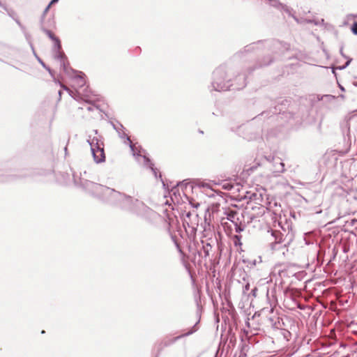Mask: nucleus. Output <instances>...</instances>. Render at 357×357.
<instances>
[{"label": "nucleus", "mask_w": 357, "mask_h": 357, "mask_svg": "<svg viewBox=\"0 0 357 357\" xmlns=\"http://www.w3.org/2000/svg\"><path fill=\"white\" fill-rule=\"evenodd\" d=\"M192 331H190V332H188V333H187L184 334L183 336H184V335H188L192 334Z\"/></svg>", "instance_id": "dca6fc26"}, {"label": "nucleus", "mask_w": 357, "mask_h": 357, "mask_svg": "<svg viewBox=\"0 0 357 357\" xmlns=\"http://www.w3.org/2000/svg\"><path fill=\"white\" fill-rule=\"evenodd\" d=\"M241 229L239 228L238 229H236V232L240 231Z\"/></svg>", "instance_id": "aec40b11"}, {"label": "nucleus", "mask_w": 357, "mask_h": 357, "mask_svg": "<svg viewBox=\"0 0 357 357\" xmlns=\"http://www.w3.org/2000/svg\"><path fill=\"white\" fill-rule=\"evenodd\" d=\"M84 74L79 72L77 75H76L73 79V86L76 88H82L86 84L85 79L84 77Z\"/></svg>", "instance_id": "6e6552de"}, {"label": "nucleus", "mask_w": 357, "mask_h": 357, "mask_svg": "<svg viewBox=\"0 0 357 357\" xmlns=\"http://www.w3.org/2000/svg\"><path fill=\"white\" fill-rule=\"evenodd\" d=\"M236 238L238 239V241H239L238 236H236Z\"/></svg>", "instance_id": "4be33fe9"}, {"label": "nucleus", "mask_w": 357, "mask_h": 357, "mask_svg": "<svg viewBox=\"0 0 357 357\" xmlns=\"http://www.w3.org/2000/svg\"><path fill=\"white\" fill-rule=\"evenodd\" d=\"M351 61V59H348V61H347L346 64L344 66H343L342 67H340L339 68L341 69V70L345 68L347 66H348L349 65Z\"/></svg>", "instance_id": "ddd939ff"}, {"label": "nucleus", "mask_w": 357, "mask_h": 357, "mask_svg": "<svg viewBox=\"0 0 357 357\" xmlns=\"http://www.w3.org/2000/svg\"><path fill=\"white\" fill-rule=\"evenodd\" d=\"M225 73L223 69L218 68L213 72L214 81L212 83L213 87L215 91H227L231 89V85L223 82Z\"/></svg>", "instance_id": "20e7f679"}, {"label": "nucleus", "mask_w": 357, "mask_h": 357, "mask_svg": "<svg viewBox=\"0 0 357 357\" xmlns=\"http://www.w3.org/2000/svg\"><path fill=\"white\" fill-rule=\"evenodd\" d=\"M192 189V186L189 183H180L178 184V187L173 188L171 190V198L174 202H179V199L176 195L177 192L179 193V190H181L185 197L188 198L186 195V192L188 190H191Z\"/></svg>", "instance_id": "423d86ee"}, {"label": "nucleus", "mask_w": 357, "mask_h": 357, "mask_svg": "<svg viewBox=\"0 0 357 357\" xmlns=\"http://www.w3.org/2000/svg\"><path fill=\"white\" fill-rule=\"evenodd\" d=\"M352 31L354 34L357 35V22H355L352 26Z\"/></svg>", "instance_id": "f8f14e48"}, {"label": "nucleus", "mask_w": 357, "mask_h": 357, "mask_svg": "<svg viewBox=\"0 0 357 357\" xmlns=\"http://www.w3.org/2000/svg\"><path fill=\"white\" fill-rule=\"evenodd\" d=\"M272 236L275 237V241L271 243L272 250H278L282 248V234L277 231L272 232Z\"/></svg>", "instance_id": "0eeeda50"}, {"label": "nucleus", "mask_w": 357, "mask_h": 357, "mask_svg": "<svg viewBox=\"0 0 357 357\" xmlns=\"http://www.w3.org/2000/svg\"><path fill=\"white\" fill-rule=\"evenodd\" d=\"M57 1H58V0H52V1H50V3H49V5H48V6H47V8H45V13H46V12L50 9V6H51L53 3H54L57 2Z\"/></svg>", "instance_id": "9b49d317"}, {"label": "nucleus", "mask_w": 357, "mask_h": 357, "mask_svg": "<svg viewBox=\"0 0 357 357\" xmlns=\"http://www.w3.org/2000/svg\"><path fill=\"white\" fill-rule=\"evenodd\" d=\"M249 286H250V285H249V284H247L245 285V289H246V290H248V289H249Z\"/></svg>", "instance_id": "a211bd4d"}, {"label": "nucleus", "mask_w": 357, "mask_h": 357, "mask_svg": "<svg viewBox=\"0 0 357 357\" xmlns=\"http://www.w3.org/2000/svg\"><path fill=\"white\" fill-rule=\"evenodd\" d=\"M59 96H61V91H59Z\"/></svg>", "instance_id": "412c9836"}, {"label": "nucleus", "mask_w": 357, "mask_h": 357, "mask_svg": "<svg viewBox=\"0 0 357 357\" xmlns=\"http://www.w3.org/2000/svg\"><path fill=\"white\" fill-rule=\"evenodd\" d=\"M340 53H341V54H342L344 57H345V58H346V56H345L344 55V54H343L342 48H341V50H340Z\"/></svg>", "instance_id": "f3484780"}, {"label": "nucleus", "mask_w": 357, "mask_h": 357, "mask_svg": "<svg viewBox=\"0 0 357 357\" xmlns=\"http://www.w3.org/2000/svg\"><path fill=\"white\" fill-rule=\"evenodd\" d=\"M222 187L225 190H230L233 188V185L230 183H225Z\"/></svg>", "instance_id": "1a4fd4ad"}, {"label": "nucleus", "mask_w": 357, "mask_h": 357, "mask_svg": "<svg viewBox=\"0 0 357 357\" xmlns=\"http://www.w3.org/2000/svg\"><path fill=\"white\" fill-rule=\"evenodd\" d=\"M61 87H62L63 89H65L66 91H68V92H69V93H70V96H72L71 93H73V92H72V91L68 89V88H67L66 86H63V85H61Z\"/></svg>", "instance_id": "4468645a"}, {"label": "nucleus", "mask_w": 357, "mask_h": 357, "mask_svg": "<svg viewBox=\"0 0 357 357\" xmlns=\"http://www.w3.org/2000/svg\"><path fill=\"white\" fill-rule=\"evenodd\" d=\"M91 185L93 190L94 191V193L97 196H101L103 198H106L107 197L110 196L112 199L123 201L128 204H129L132 201L130 197H127L125 195L114 190V189H111L98 183H91Z\"/></svg>", "instance_id": "f257e3e1"}, {"label": "nucleus", "mask_w": 357, "mask_h": 357, "mask_svg": "<svg viewBox=\"0 0 357 357\" xmlns=\"http://www.w3.org/2000/svg\"><path fill=\"white\" fill-rule=\"evenodd\" d=\"M44 31L49 36V38L54 43V51H55V57L57 59H59L61 61V65L63 66V70L66 71V64L63 61V54L59 52L61 49V43L58 38L55 37L52 31L49 30L45 29Z\"/></svg>", "instance_id": "39448f33"}, {"label": "nucleus", "mask_w": 357, "mask_h": 357, "mask_svg": "<svg viewBox=\"0 0 357 357\" xmlns=\"http://www.w3.org/2000/svg\"><path fill=\"white\" fill-rule=\"evenodd\" d=\"M136 204L137 206H139V205L142 204V203L139 202L138 200H136Z\"/></svg>", "instance_id": "2eb2a0df"}, {"label": "nucleus", "mask_w": 357, "mask_h": 357, "mask_svg": "<svg viewBox=\"0 0 357 357\" xmlns=\"http://www.w3.org/2000/svg\"><path fill=\"white\" fill-rule=\"evenodd\" d=\"M280 168H278L277 169V172H280V173H282V172H283L284 171V164L283 162H280Z\"/></svg>", "instance_id": "9d476101"}, {"label": "nucleus", "mask_w": 357, "mask_h": 357, "mask_svg": "<svg viewBox=\"0 0 357 357\" xmlns=\"http://www.w3.org/2000/svg\"><path fill=\"white\" fill-rule=\"evenodd\" d=\"M202 186H203V187H207V188H208V184H207V183H206V184H203V185H202Z\"/></svg>", "instance_id": "6ab92c4d"}, {"label": "nucleus", "mask_w": 357, "mask_h": 357, "mask_svg": "<svg viewBox=\"0 0 357 357\" xmlns=\"http://www.w3.org/2000/svg\"><path fill=\"white\" fill-rule=\"evenodd\" d=\"M127 141L129 142L133 155L137 158L139 162H141L142 160V162L145 165L151 168L155 176H157L156 169L153 168V165L151 162V160L145 155V151L140 146H137L136 144H132L129 137H127Z\"/></svg>", "instance_id": "7ed1b4c3"}, {"label": "nucleus", "mask_w": 357, "mask_h": 357, "mask_svg": "<svg viewBox=\"0 0 357 357\" xmlns=\"http://www.w3.org/2000/svg\"><path fill=\"white\" fill-rule=\"evenodd\" d=\"M93 132L95 136L89 135L87 139V142L91 146V151L95 162H103L105 160L104 144L101 139V137L97 135V130H95Z\"/></svg>", "instance_id": "f03ea898"}]
</instances>
